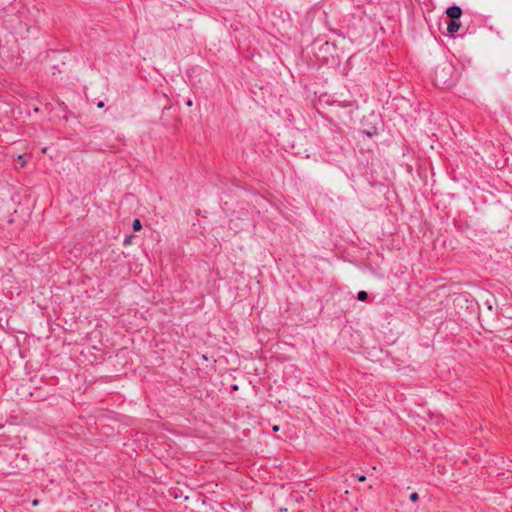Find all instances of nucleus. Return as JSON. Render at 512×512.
Here are the masks:
<instances>
[{"label": "nucleus", "instance_id": "20e7f679", "mask_svg": "<svg viewBox=\"0 0 512 512\" xmlns=\"http://www.w3.org/2000/svg\"><path fill=\"white\" fill-rule=\"evenodd\" d=\"M357 298L360 301H365L368 298V294L365 291H360L358 292Z\"/></svg>", "mask_w": 512, "mask_h": 512}, {"label": "nucleus", "instance_id": "423d86ee", "mask_svg": "<svg viewBox=\"0 0 512 512\" xmlns=\"http://www.w3.org/2000/svg\"><path fill=\"white\" fill-rule=\"evenodd\" d=\"M409 498H410V500H411V501L415 502V501H417V500H418L419 496H418V494H417L416 492H414V493H412V494L410 495V497H409Z\"/></svg>", "mask_w": 512, "mask_h": 512}, {"label": "nucleus", "instance_id": "39448f33", "mask_svg": "<svg viewBox=\"0 0 512 512\" xmlns=\"http://www.w3.org/2000/svg\"><path fill=\"white\" fill-rule=\"evenodd\" d=\"M142 228L141 222L139 219H135L133 221V229L134 231H139Z\"/></svg>", "mask_w": 512, "mask_h": 512}, {"label": "nucleus", "instance_id": "9d476101", "mask_svg": "<svg viewBox=\"0 0 512 512\" xmlns=\"http://www.w3.org/2000/svg\"><path fill=\"white\" fill-rule=\"evenodd\" d=\"M278 430H279V427H278L277 425H275V426L273 427V431H274V432H276V431H278Z\"/></svg>", "mask_w": 512, "mask_h": 512}, {"label": "nucleus", "instance_id": "f257e3e1", "mask_svg": "<svg viewBox=\"0 0 512 512\" xmlns=\"http://www.w3.org/2000/svg\"><path fill=\"white\" fill-rule=\"evenodd\" d=\"M453 68L449 64L438 66L434 73V84L439 88H447L453 84L452 81Z\"/></svg>", "mask_w": 512, "mask_h": 512}, {"label": "nucleus", "instance_id": "9b49d317", "mask_svg": "<svg viewBox=\"0 0 512 512\" xmlns=\"http://www.w3.org/2000/svg\"><path fill=\"white\" fill-rule=\"evenodd\" d=\"M187 105H188V106H192V101H191V100H189V101L187 102Z\"/></svg>", "mask_w": 512, "mask_h": 512}, {"label": "nucleus", "instance_id": "f03ea898", "mask_svg": "<svg viewBox=\"0 0 512 512\" xmlns=\"http://www.w3.org/2000/svg\"><path fill=\"white\" fill-rule=\"evenodd\" d=\"M446 14L450 19L458 20L462 15V9L459 6L453 5L447 8Z\"/></svg>", "mask_w": 512, "mask_h": 512}, {"label": "nucleus", "instance_id": "1a4fd4ad", "mask_svg": "<svg viewBox=\"0 0 512 512\" xmlns=\"http://www.w3.org/2000/svg\"><path fill=\"white\" fill-rule=\"evenodd\" d=\"M39 504V501L37 499H35L33 502H32V505L33 506H37Z\"/></svg>", "mask_w": 512, "mask_h": 512}, {"label": "nucleus", "instance_id": "0eeeda50", "mask_svg": "<svg viewBox=\"0 0 512 512\" xmlns=\"http://www.w3.org/2000/svg\"><path fill=\"white\" fill-rule=\"evenodd\" d=\"M358 481L363 482L366 480V477L364 475L357 476Z\"/></svg>", "mask_w": 512, "mask_h": 512}, {"label": "nucleus", "instance_id": "7ed1b4c3", "mask_svg": "<svg viewBox=\"0 0 512 512\" xmlns=\"http://www.w3.org/2000/svg\"><path fill=\"white\" fill-rule=\"evenodd\" d=\"M460 27H461V24H460V22H458V20L451 19L449 21V23L447 24V31L449 33L453 34V33L458 32Z\"/></svg>", "mask_w": 512, "mask_h": 512}, {"label": "nucleus", "instance_id": "6e6552de", "mask_svg": "<svg viewBox=\"0 0 512 512\" xmlns=\"http://www.w3.org/2000/svg\"><path fill=\"white\" fill-rule=\"evenodd\" d=\"M97 106H98L99 108H103V107H104V102H103V101H100V102L97 104Z\"/></svg>", "mask_w": 512, "mask_h": 512}]
</instances>
